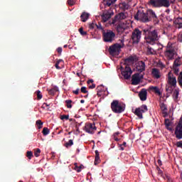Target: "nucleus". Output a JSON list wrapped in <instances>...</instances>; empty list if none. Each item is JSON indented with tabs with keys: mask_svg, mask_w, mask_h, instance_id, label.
I'll return each mask as SVG.
<instances>
[{
	"mask_svg": "<svg viewBox=\"0 0 182 182\" xmlns=\"http://www.w3.org/2000/svg\"><path fill=\"white\" fill-rule=\"evenodd\" d=\"M143 33L145 36V41L149 45H156V43L159 39L157 30L151 31L149 28H145L143 30Z\"/></svg>",
	"mask_w": 182,
	"mask_h": 182,
	"instance_id": "f257e3e1",
	"label": "nucleus"
},
{
	"mask_svg": "<svg viewBox=\"0 0 182 182\" xmlns=\"http://www.w3.org/2000/svg\"><path fill=\"white\" fill-rule=\"evenodd\" d=\"M176 0H149V4L154 8H168Z\"/></svg>",
	"mask_w": 182,
	"mask_h": 182,
	"instance_id": "f03ea898",
	"label": "nucleus"
},
{
	"mask_svg": "<svg viewBox=\"0 0 182 182\" xmlns=\"http://www.w3.org/2000/svg\"><path fill=\"white\" fill-rule=\"evenodd\" d=\"M111 109L114 113L120 114L123 113L126 109L124 104L119 102V100H113L111 103Z\"/></svg>",
	"mask_w": 182,
	"mask_h": 182,
	"instance_id": "7ed1b4c3",
	"label": "nucleus"
},
{
	"mask_svg": "<svg viewBox=\"0 0 182 182\" xmlns=\"http://www.w3.org/2000/svg\"><path fill=\"white\" fill-rule=\"evenodd\" d=\"M116 39V33L112 30H107L102 33V40L107 43H112Z\"/></svg>",
	"mask_w": 182,
	"mask_h": 182,
	"instance_id": "20e7f679",
	"label": "nucleus"
},
{
	"mask_svg": "<svg viewBox=\"0 0 182 182\" xmlns=\"http://www.w3.org/2000/svg\"><path fill=\"white\" fill-rule=\"evenodd\" d=\"M164 55L168 60H173V59H174V56L177 55L176 48L173 47V46L168 44L166 48Z\"/></svg>",
	"mask_w": 182,
	"mask_h": 182,
	"instance_id": "39448f33",
	"label": "nucleus"
},
{
	"mask_svg": "<svg viewBox=\"0 0 182 182\" xmlns=\"http://www.w3.org/2000/svg\"><path fill=\"white\" fill-rule=\"evenodd\" d=\"M134 19L136 21H140V22H149L147 11L144 12V11L138 10L136 14L134 15Z\"/></svg>",
	"mask_w": 182,
	"mask_h": 182,
	"instance_id": "423d86ee",
	"label": "nucleus"
},
{
	"mask_svg": "<svg viewBox=\"0 0 182 182\" xmlns=\"http://www.w3.org/2000/svg\"><path fill=\"white\" fill-rule=\"evenodd\" d=\"M148 110L147 105H142L141 107L135 109L134 114L135 116H137L139 119H143V113H146Z\"/></svg>",
	"mask_w": 182,
	"mask_h": 182,
	"instance_id": "0eeeda50",
	"label": "nucleus"
},
{
	"mask_svg": "<svg viewBox=\"0 0 182 182\" xmlns=\"http://www.w3.org/2000/svg\"><path fill=\"white\" fill-rule=\"evenodd\" d=\"M133 43H139L141 39V31L139 28H135L132 35Z\"/></svg>",
	"mask_w": 182,
	"mask_h": 182,
	"instance_id": "6e6552de",
	"label": "nucleus"
},
{
	"mask_svg": "<svg viewBox=\"0 0 182 182\" xmlns=\"http://www.w3.org/2000/svg\"><path fill=\"white\" fill-rule=\"evenodd\" d=\"M175 135L178 140H181L182 139V116L179 119L178 124L175 128Z\"/></svg>",
	"mask_w": 182,
	"mask_h": 182,
	"instance_id": "1a4fd4ad",
	"label": "nucleus"
},
{
	"mask_svg": "<svg viewBox=\"0 0 182 182\" xmlns=\"http://www.w3.org/2000/svg\"><path fill=\"white\" fill-rule=\"evenodd\" d=\"M84 130L86 133H89V134H95V132L97 130L96 127V124L95 123H86L84 127Z\"/></svg>",
	"mask_w": 182,
	"mask_h": 182,
	"instance_id": "9d476101",
	"label": "nucleus"
},
{
	"mask_svg": "<svg viewBox=\"0 0 182 182\" xmlns=\"http://www.w3.org/2000/svg\"><path fill=\"white\" fill-rule=\"evenodd\" d=\"M146 14H147L149 22H150L153 19L154 22H155L156 23H159V18H157L156 13L153 10L151 9L147 10Z\"/></svg>",
	"mask_w": 182,
	"mask_h": 182,
	"instance_id": "9b49d317",
	"label": "nucleus"
},
{
	"mask_svg": "<svg viewBox=\"0 0 182 182\" xmlns=\"http://www.w3.org/2000/svg\"><path fill=\"white\" fill-rule=\"evenodd\" d=\"M168 84L173 87H177V78L171 72L168 73Z\"/></svg>",
	"mask_w": 182,
	"mask_h": 182,
	"instance_id": "f8f14e48",
	"label": "nucleus"
},
{
	"mask_svg": "<svg viewBox=\"0 0 182 182\" xmlns=\"http://www.w3.org/2000/svg\"><path fill=\"white\" fill-rule=\"evenodd\" d=\"M122 68V75L125 79H130V76H132V73H133V71H132V68L130 66H125V69L123 70V67Z\"/></svg>",
	"mask_w": 182,
	"mask_h": 182,
	"instance_id": "ddd939ff",
	"label": "nucleus"
},
{
	"mask_svg": "<svg viewBox=\"0 0 182 182\" xmlns=\"http://www.w3.org/2000/svg\"><path fill=\"white\" fill-rule=\"evenodd\" d=\"M120 48H122V46L118 43L111 46L109 48V55H116L120 50Z\"/></svg>",
	"mask_w": 182,
	"mask_h": 182,
	"instance_id": "4468645a",
	"label": "nucleus"
},
{
	"mask_svg": "<svg viewBox=\"0 0 182 182\" xmlns=\"http://www.w3.org/2000/svg\"><path fill=\"white\" fill-rule=\"evenodd\" d=\"M136 69L138 73H141L142 72H144V70H146V63H144V62L143 61H139L136 63Z\"/></svg>",
	"mask_w": 182,
	"mask_h": 182,
	"instance_id": "2eb2a0df",
	"label": "nucleus"
},
{
	"mask_svg": "<svg viewBox=\"0 0 182 182\" xmlns=\"http://www.w3.org/2000/svg\"><path fill=\"white\" fill-rule=\"evenodd\" d=\"M141 78L140 77V73H137L132 75V85H137L140 83Z\"/></svg>",
	"mask_w": 182,
	"mask_h": 182,
	"instance_id": "dca6fc26",
	"label": "nucleus"
},
{
	"mask_svg": "<svg viewBox=\"0 0 182 182\" xmlns=\"http://www.w3.org/2000/svg\"><path fill=\"white\" fill-rule=\"evenodd\" d=\"M173 24L176 29H182V17L178 16V18H174Z\"/></svg>",
	"mask_w": 182,
	"mask_h": 182,
	"instance_id": "f3484780",
	"label": "nucleus"
},
{
	"mask_svg": "<svg viewBox=\"0 0 182 182\" xmlns=\"http://www.w3.org/2000/svg\"><path fill=\"white\" fill-rule=\"evenodd\" d=\"M112 15H113V13L109 12V11H104L102 16V22H107L110 18H112Z\"/></svg>",
	"mask_w": 182,
	"mask_h": 182,
	"instance_id": "a211bd4d",
	"label": "nucleus"
},
{
	"mask_svg": "<svg viewBox=\"0 0 182 182\" xmlns=\"http://www.w3.org/2000/svg\"><path fill=\"white\" fill-rule=\"evenodd\" d=\"M139 97L142 102L147 100V90L142 89L139 93Z\"/></svg>",
	"mask_w": 182,
	"mask_h": 182,
	"instance_id": "6ab92c4d",
	"label": "nucleus"
},
{
	"mask_svg": "<svg viewBox=\"0 0 182 182\" xmlns=\"http://www.w3.org/2000/svg\"><path fill=\"white\" fill-rule=\"evenodd\" d=\"M134 63V57L129 56L128 58L124 60V65H125V66H130V65H133Z\"/></svg>",
	"mask_w": 182,
	"mask_h": 182,
	"instance_id": "aec40b11",
	"label": "nucleus"
},
{
	"mask_svg": "<svg viewBox=\"0 0 182 182\" xmlns=\"http://www.w3.org/2000/svg\"><path fill=\"white\" fill-rule=\"evenodd\" d=\"M160 109L162 111V114L167 116V105L164 104V102H161L160 105Z\"/></svg>",
	"mask_w": 182,
	"mask_h": 182,
	"instance_id": "412c9836",
	"label": "nucleus"
},
{
	"mask_svg": "<svg viewBox=\"0 0 182 182\" xmlns=\"http://www.w3.org/2000/svg\"><path fill=\"white\" fill-rule=\"evenodd\" d=\"M152 75L156 79H160V70H159V69L153 68L152 69Z\"/></svg>",
	"mask_w": 182,
	"mask_h": 182,
	"instance_id": "4be33fe9",
	"label": "nucleus"
},
{
	"mask_svg": "<svg viewBox=\"0 0 182 182\" xmlns=\"http://www.w3.org/2000/svg\"><path fill=\"white\" fill-rule=\"evenodd\" d=\"M90 14L86 13V12H83L81 16H80V18H81V21L82 22H86V21H87V19H89V16H90Z\"/></svg>",
	"mask_w": 182,
	"mask_h": 182,
	"instance_id": "5701e85b",
	"label": "nucleus"
},
{
	"mask_svg": "<svg viewBox=\"0 0 182 182\" xmlns=\"http://www.w3.org/2000/svg\"><path fill=\"white\" fill-rule=\"evenodd\" d=\"M95 165L97 166L100 163V156L99 154V151H95Z\"/></svg>",
	"mask_w": 182,
	"mask_h": 182,
	"instance_id": "b1692460",
	"label": "nucleus"
},
{
	"mask_svg": "<svg viewBox=\"0 0 182 182\" xmlns=\"http://www.w3.org/2000/svg\"><path fill=\"white\" fill-rule=\"evenodd\" d=\"M150 90H153L156 95H158V96H161V92H160V89H159L157 87L151 86L149 87Z\"/></svg>",
	"mask_w": 182,
	"mask_h": 182,
	"instance_id": "393cba45",
	"label": "nucleus"
},
{
	"mask_svg": "<svg viewBox=\"0 0 182 182\" xmlns=\"http://www.w3.org/2000/svg\"><path fill=\"white\" fill-rule=\"evenodd\" d=\"M117 0H105L103 1V4L105 6H110L111 5H113L114 2H116Z\"/></svg>",
	"mask_w": 182,
	"mask_h": 182,
	"instance_id": "a878e982",
	"label": "nucleus"
},
{
	"mask_svg": "<svg viewBox=\"0 0 182 182\" xmlns=\"http://www.w3.org/2000/svg\"><path fill=\"white\" fill-rule=\"evenodd\" d=\"M174 89H176V87H174V86H172L171 85L166 86V91L169 95H171V93H173V90H174Z\"/></svg>",
	"mask_w": 182,
	"mask_h": 182,
	"instance_id": "bb28decb",
	"label": "nucleus"
},
{
	"mask_svg": "<svg viewBox=\"0 0 182 182\" xmlns=\"http://www.w3.org/2000/svg\"><path fill=\"white\" fill-rule=\"evenodd\" d=\"M178 95H180V90L178 89L174 90L173 93V100H177V99H178Z\"/></svg>",
	"mask_w": 182,
	"mask_h": 182,
	"instance_id": "cd10ccee",
	"label": "nucleus"
},
{
	"mask_svg": "<svg viewBox=\"0 0 182 182\" xmlns=\"http://www.w3.org/2000/svg\"><path fill=\"white\" fill-rule=\"evenodd\" d=\"M173 66H181V58L178 57V58H176L174 62H173Z\"/></svg>",
	"mask_w": 182,
	"mask_h": 182,
	"instance_id": "c85d7f7f",
	"label": "nucleus"
},
{
	"mask_svg": "<svg viewBox=\"0 0 182 182\" xmlns=\"http://www.w3.org/2000/svg\"><path fill=\"white\" fill-rule=\"evenodd\" d=\"M146 54L147 55H156V50L153 49L151 47L148 46L146 49Z\"/></svg>",
	"mask_w": 182,
	"mask_h": 182,
	"instance_id": "c756f323",
	"label": "nucleus"
},
{
	"mask_svg": "<svg viewBox=\"0 0 182 182\" xmlns=\"http://www.w3.org/2000/svg\"><path fill=\"white\" fill-rule=\"evenodd\" d=\"M164 123H165V126H166V129H167L168 130L171 131L172 129L170 128V126H171V123L170 122V119H165V122H164Z\"/></svg>",
	"mask_w": 182,
	"mask_h": 182,
	"instance_id": "7c9ffc66",
	"label": "nucleus"
},
{
	"mask_svg": "<svg viewBox=\"0 0 182 182\" xmlns=\"http://www.w3.org/2000/svg\"><path fill=\"white\" fill-rule=\"evenodd\" d=\"M125 28H124L123 26L119 25L117 27V32H118V33H123V32H124Z\"/></svg>",
	"mask_w": 182,
	"mask_h": 182,
	"instance_id": "2f4dec72",
	"label": "nucleus"
},
{
	"mask_svg": "<svg viewBox=\"0 0 182 182\" xmlns=\"http://www.w3.org/2000/svg\"><path fill=\"white\" fill-rule=\"evenodd\" d=\"M42 133H43V136H48V134H49V133H50V130L48 127H44L43 129Z\"/></svg>",
	"mask_w": 182,
	"mask_h": 182,
	"instance_id": "473e14b6",
	"label": "nucleus"
},
{
	"mask_svg": "<svg viewBox=\"0 0 182 182\" xmlns=\"http://www.w3.org/2000/svg\"><path fill=\"white\" fill-rule=\"evenodd\" d=\"M73 146V140L70 139L68 142L65 144V147L69 149V147H72Z\"/></svg>",
	"mask_w": 182,
	"mask_h": 182,
	"instance_id": "72a5a7b5",
	"label": "nucleus"
},
{
	"mask_svg": "<svg viewBox=\"0 0 182 182\" xmlns=\"http://www.w3.org/2000/svg\"><path fill=\"white\" fill-rule=\"evenodd\" d=\"M36 126H38V129H42V127H43V122H42V120L38 119L36 122Z\"/></svg>",
	"mask_w": 182,
	"mask_h": 182,
	"instance_id": "f704fd0d",
	"label": "nucleus"
},
{
	"mask_svg": "<svg viewBox=\"0 0 182 182\" xmlns=\"http://www.w3.org/2000/svg\"><path fill=\"white\" fill-rule=\"evenodd\" d=\"M178 83L180 87L182 88V72L180 73V74L178 77Z\"/></svg>",
	"mask_w": 182,
	"mask_h": 182,
	"instance_id": "c9c22d12",
	"label": "nucleus"
},
{
	"mask_svg": "<svg viewBox=\"0 0 182 182\" xmlns=\"http://www.w3.org/2000/svg\"><path fill=\"white\" fill-rule=\"evenodd\" d=\"M97 28V29L100 28L99 26H97V24L95 23H92L89 24V28L90 29H95Z\"/></svg>",
	"mask_w": 182,
	"mask_h": 182,
	"instance_id": "e433bc0d",
	"label": "nucleus"
},
{
	"mask_svg": "<svg viewBox=\"0 0 182 182\" xmlns=\"http://www.w3.org/2000/svg\"><path fill=\"white\" fill-rule=\"evenodd\" d=\"M66 107L68 109H72V100H65Z\"/></svg>",
	"mask_w": 182,
	"mask_h": 182,
	"instance_id": "4c0bfd02",
	"label": "nucleus"
},
{
	"mask_svg": "<svg viewBox=\"0 0 182 182\" xmlns=\"http://www.w3.org/2000/svg\"><path fill=\"white\" fill-rule=\"evenodd\" d=\"M173 70L175 75H178V72H180L178 67L173 65Z\"/></svg>",
	"mask_w": 182,
	"mask_h": 182,
	"instance_id": "58836bf2",
	"label": "nucleus"
},
{
	"mask_svg": "<svg viewBox=\"0 0 182 182\" xmlns=\"http://www.w3.org/2000/svg\"><path fill=\"white\" fill-rule=\"evenodd\" d=\"M26 157H28V160H31L33 157V153L31 151H28L26 152Z\"/></svg>",
	"mask_w": 182,
	"mask_h": 182,
	"instance_id": "ea45409f",
	"label": "nucleus"
},
{
	"mask_svg": "<svg viewBox=\"0 0 182 182\" xmlns=\"http://www.w3.org/2000/svg\"><path fill=\"white\" fill-rule=\"evenodd\" d=\"M96 90L97 92H102V93H105V87H103V85L97 86Z\"/></svg>",
	"mask_w": 182,
	"mask_h": 182,
	"instance_id": "a19ab883",
	"label": "nucleus"
},
{
	"mask_svg": "<svg viewBox=\"0 0 182 182\" xmlns=\"http://www.w3.org/2000/svg\"><path fill=\"white\" fill-rule=\"evenodd\" d=\"M78 31H79L80 35H82V36H86V35H87V32L84 31L83 28H82V27L80 28Z\"/></svg>",
	"mask_w": 182,
	"mask_h": 182,
	"instance_id": "79ce46f5",
	"label": "nucleus"
},
{
	"mask_svg": "<svg viewBox=\"0 0 182 182\" xmlns=\"http://www.w3.org/2000/svg\"><path fill=\"white\" fill-rule=\"evenodd\" d=\"M36 94L37 95V99H38V100H41V99H42V97H43V95H42V93L41 92V91L37 90V91L36 92Z\"/></svg>",
	"mask_w": 182,
	"mask_h": 182,
	"instance_id": "37998d69",
	"label": "nucleus"
},
{
	"mask_svg": "<svg viewBox=\"0 0 182 182\" xmlns=\"http://www.w3.org/2000/svg\"><path fill=\"white\" fill-rule=\"evenodd\" d=\"M115 18H119V19H125L126 15L124 13H120L119 16H116Z\"/></svg>",
	"mask_w": 182,
	"mask_h": 182,
	"instance_id": "c03bdc74",
	"label": "nucleus"
},
{
	"mask_svg": "<svg viewBox=\"0 0 182 182\" xmlns=\"http://www.w3.org/2000/svg\"><path fill=\"white\" fill-rule=\"evenodd\" d=\"M60 62H63V60H58L55 65V67L58 70L60 69V67L59 66V63H60Z\"/></svg>",
	"mask_w": 182,
	"mask_h": 182,
	"instance_id": "a18cd8bd",
	"label": "nucleus"
},
{
	"mask_svg": "<svg viewBox=\"0 0 182 182\" xmlns=\"http://www.w3.org/2000/svg\"><path fill=\"white\" fill-rule=\"evenodd\" d=\"M68 4L70 6H73L76 4V0H68Z\"/></svg>",
	"mask_w": 182,
	"mask_h": 182,
	"instance_id": "49530a36",
	"label": "nucleus"
},
{
	"mask_svg": "<svg viewBox=\"0 0 182 182\" xmlns=\"http://www.w3.org/2000/svg\"><path fill=\"white\" fill-rule=\"evenodd\" d=\"M41 154V149H37L34 152L35 157H39V155Z\"/></svg>",
	"mask_w": 182,
	"mask_h": 182,
	"instance_id": "de8ad7c7",
	"label": "nucleus"
},
{
	"mask_svg": "<svg viewBox=\"0 0 182 182\" xmlns=\"http://www.w3.org/2000/svg\"><path fill=\"white\" fill-rule=\"evenodd\" d=\"M55 93H56V90H55V89H50L48 90V94L51 95V96H53V95H55Z\"/></svg>",
	"mask_w": 182,
	"mask_h": 182,
	"instance_id": "09e8293b",
	"label": "nucleus"
},
{
	"mask_svg": "<svg viewBox=\"0 0 182 182\" xmlns=\"http://www.w3.org/2000/svg\"><path fill=\"white\" fill-rule=\"evenodd\" d=\"M80 92L81 93H85V94L88 92L87 90L86 89V87H82L80 89Z\"/></svg>",
	"mask_w": 182,
	"mask_h": 182,
	"instance_id": "8fccbe9b",
	"label": "nucleus"
},
{
	"mask_svg": "<svg viewBox=\"0 0 182 182\" xmlns=\"http://www.w3.org/2000/svg\"><path fill=\"white\" fill-rule=\"evenodd\" d=\"M60 119L61 120H69V115H62Z\"/></svg>",
	"mask_w": 182,
	"mask_h": 182,
	"instance_id": "3c124183",
	"label": "nucleus"
},
{
	"mask_svg": "<svg viewBox=\"0 0 182 182\" xmlns=\"http://www.w3.org/2000/svg\"><path fill=\"white\" fill-rule=\"evenodd\" d=\"M62 47H58V48H57V52H58V53H59V55H61L62 54Z\"/></svg>",
	"mask_w": 182,
	"mask_h": 182,
	"instance_id": "603ef678",
	"label": "nucleus"
},
{
	"mask_svg": "<svg viewBox=\"0 0 182 182\" xmlns=\"http://www.w3.org/2000/svg\"><path fill=\"white\" fill-rule=\"evenodd\" d=\"M79 90H80V89L77 88L76 90H73V93L74 95H79Z\"/></svg>",
	"mask_w": 182,
	"mask_h": 182,
	"instance_id": "864d4df0",
	"label": "nucleus"
},
{
	"mask_svg": "<svg viewBox=\"0 0 182 182\" xmlns=\"http://www.w3.org/2000/svg\"><path fill=\"white\" fill-rule=\"evenodd\" d=\"M118 146H119V150H121L122 151L124 150V147L123 146L122 144H119Z\"/></svg>",
	"mask_w": 182,
	"mask_h": 182,
	"instance_id": "5fc2aeb1",
	"label": "nucleus"
},
{
	"mask_svg": "<svg viewBox=\"0 0 182 182\" xmlns=\"http://www.w3.org/2000/svg\"><path fill=\"white\" fill-rule=\"evenodd\" d=\"M122 6L124 8V9H127L129 8V5L126 3H122Z\"/></svg>",
	"mask_w": 182,
	"mask_h": 182,
	"instance_id": "6e6d98bb",
	"label": "nucleus"
},
{
	"mask_svg": "<svg viewBox=\"0 0 182 182\" xmlns=\"http://www.w3.org/2000/svg\"><path fill=\"white\" fill-rule=\"evenodd\" d=\"M95 87H96V85L94 83L89 86V89H95Z\"/></svg>",
	"mask_w": 182,
	"mask_h": 182,
	"instance_id": "4d7b16f0",
	"label": "nucleus"
},
{
	"mask_svg": "<svg viewBox=\"0 0 182 182\" xmlns=\"http://www.w3.org/2000/svg\"><path fill=\"white\" fill-rule=\"evenodd\" d=\"M166 179H167V182H174V181H173V179H171V178H170V177H168V176L166 177Z\"/></svg>",
	"mask_w": 182,
	"mask_h": 182,
	"instance_id": "13d9d810",
	"label": "nucleus"
},
{
	"mask_svg": "<svg viewBox=\"0 0 182 182\" xmlns=\"http://www.w3.org/2000/svg\"><path fill=\"white\" fill-rule=\"evenodd\" d=\"M103 93H104V92H100V91H97V96H99V97L102 96Z\"/></svg>",
	"mask_w": 182,
	"mask_h": 182,
	"instance_id": "bf43d9fd",
	"label": "nucleus"
},
{
	"mask_svg": "<svg viewBox=\"0 0 182 182\" xmlns=\"http://www.w3.org/2000/svg\"><path fill=\"white\" fill-rule=\"evenodd\" d=\"M43 106H46V107H48L49 105L48 103H46V102H44L42 107L43 109H45V107H43Z\"/></svg>",
	"mask_w": 182,
	"mask_h": 182,
	"instance_id": "052dcab7",
	"label": "nucleus"
},
{
	"mask_svg": "<svg viewBox=\"0 0 182 182\" xmlns=\"http://www.w3.org/2000/svg\"><path fill=\"white\" fill-rule=\"evenodd\" d=\"M93 80H89L87 82V85H90V83H93Z\"/></svg>",
	"mask_w": 182,
	"mask_h": 182,
	"instance_id": "680f3d73",
	"label": "nucleus"
},
{
	"mask_svg": "<svg viewBox=\"0 0 182 182\" xmlns=\"http://www.w3.org/2000/svg\"><path fill=\"white\" fill-rule=\"evenodd\" d=\"M122 146L124 147H126V146H127V143H126V141H124L122 144Z\"/></svg>",
	"mask_w": 182,
	"mask_h": 182,
	"instance_id": "e2e57ef3",
	"label": "nucleus"
},
{
	"mask_svg": "<svg viewBox=\"0 0 182 182\" xmlns=\"http://www.w3.org/2000/svg\"><path fill=\"white\" fill-rule=\"evenodd\" d=\"M119 134H120V133H119V132H115V133L114 134V137H116V136H119Z\"/></svg>",
	"mask_w": 182,
	"mask_h": 182,
	"instance_id": "0e129e2a",
	"label": "nucleus"
},
{
	"mask_svg": "<svg viewBox=\"0 0 182 182\" xmlns=\"http://www.w3.org/2000/svg\"><path fill=\"white\" fill-rule=\"evenodd\" d=\"M114 140H115V141H119V140H120L119 138H117V136H114Z\"/></svg>",
	"mask_w": 182,
	"mask_h": 182,
	"instance_id": "69168bd1",
	"label": "nucleus"
},
{
	"mask_svg": "<svg viewBox=\"0 0 182 182\" xmlns=\"http://www.w3.org/2000/svg\"><path fill=\"white\" fill-rule=\"evenodd\" d=\"M158 164L159 166H161V160L160 159L158 160Z\"/></svg>",
	"mask_w": 182,
	"mask_h": 182,
	"instance_id": "338daca9",
	"label": "nucleus"
},
{
	"mask_svg": "<svg viewBox=\"0 0 182 182\" xmlns=\"http://www.w3.org/2000/svg\"><path fill=\"white\" fill-rule=\"evenodd\" d=\"M80 103H85L84 100H80Z\"/></svg>",
	"mask_w": 182,
	"mask_h": 182,
	"instance_id": "774afa93",
	"label": "nucleus"
}]
</instances>
